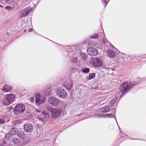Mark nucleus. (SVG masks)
Segmentation results:
<instances>
[{"mask_svg": "<svg viewBox=\"0 0 146 146\" xmlns=\"http://www.w3.org/2000/svg\"><path fill=\"white\" fill-rule=\"evenodd\" d=\"M137 84V83L134 84L131 82L128 83L127 82L125 81L120 86V90L116 94V96H118L119 95V97H121L128 92L133 86Z\"/></svg>", "mask_w": 146, "mask_h": 146, "instance_id": "1", "label": "nucleus"}, {"mask_svg": "<svg viewBox=\"0 0 146 146\" xmlns=\"http://www.w3.org/2000/svg\"><path fill=\"white\" fill-rule=\"evenodd\" d=\"M15 98V96L13 94H7L5 95L3 103L5 105H8L13 103Z\"/></svg>", "mask_w": 146, "mask_h": 146, "instance_id": "2", "label": "nucleus"}, {"mask_svg": "<svg viewBox=\"0 0 146 146\" xmlns=\"http://www.w3.org/2000/svg\"><path fill=\"white\" fill-rule=\"evenodd\" d=\"M51 113V117L56 119L60 117L62 113V109L60 108H52L50 110Z\"/></svg>", "mask_w": 146, "mask_h": 146, "instance_id": "3", "label": "nucleus"}, {"mask_svg": "<svg viewBox=\"0 0 146 146\" xmlns=\"http://www.w3.org/2000/svg\"><path fill=\"white\" fill-rule=\"evenodd\" d=\"M25 107L23 104H19L17 105L15 107L14 111L17 114L23 113L25 110Z\"/></svg>", "mask_w": 146, "mask_h": 146, "instance_id": "4", "label": "nucleus"}, {"mask_svg": "<svg viewBox=\"0 0 146 146\" xmlns=\"http://www.w3.org/2000/svg\"><path fill=\"white\" fill-rule=\"evenodd\" d=\"M56 93L58 96L61 98H64L67 96V93L64 89L61 87L57 88L56 90Z\"/></svg>", "mask_w": 146, "mask_h": 146, "instance_id": "5", "label": "nucleus"}, {"mask_svg": "<svg viewBox=\"0 0 146 146\" xmlns=\"http://www.w3.org/2000/svg\"><path fill=\"white\" fill-rule=\"evenodd\" d=\"M35 97L36 102L37 104L40 105L44 102L45 98V96L41 95L39 94H37Z\"/></svg>", "mask_w": 146, "mask_h": 146, "instance_id": "6", "label": "nucleus"}, {"mask_svg": "<svg viewBox=\"0 0 146 146\" xmlns=\"http://www.w3.org/2000/svg\"><path fill=\"white\" fill-rule=\"evenodd\" d=\"M33 10L31 8H27L20 11L19 13V16L21 18L27 15L29 13L32 12Z\"/></svg>", "mask_w": 146, "mask_h": 146, "instance_id": "7", "label": "nucleus"}, {"mask_svg": "<svg viewBox=\"0 0 146 146\" xmlns=\"http://www.w3.org/2000/svg\"><path fill=\"white\" fill-rule=\"evenodd\" d=\"M49 116L48 114L44 112H43L41 115L38 116L37 118L39 120L41 121L44 123V121H47L49 119Z\"/></svg>", "mask_w": 146, "mask_h": 146, "instance_id": "8", "label": "nucleus"}, {"mask_svg": "<svg viewBox=\"0 0 146 146\" xmlns=\"http://www.w3.org/2000/svg\"><path fill=\"white\" fill-rule=\"evenodd\" d=\"M48 102L52 106H56L59 104L60 101L56 98L52 97L49 98Z\"/></svg>", "mask_w": 146, "mask_h": 146, "instance_id": "9", "label": "nucleus"}, {"mask_svg": "<svg viewBox=\"0 0 146 146\" xmlns=\"http://www.w3.org/2000/svg\"><path fill=\"white\" fill-rule=\"evenodd\" d=\"M110 110V108L109 106H106L102 107L99 109L95 112V115H98L100 114V113H104L105 112L109 111Z\"/></svg>", "mask_w": 146, "mask_h": 146, "instance_id": "10", "label": "nucleus"}, {"mask_svg": "<svg viewBox=\"0 0 146 146\" xmlns=\"http://www.w3.org/2000/svg\"><path fill=\"white\" fill-rule=\"evenodd\" d=\"M73 85V83L72 81L68 80L65 82L63 84V86L67 90H70L72 87Z\"/></svg>", "mask_w": 146, "mask_h": 146, "instance_id": "11", "label": "nucleus"}, {"mask_svg": "<svg viewBox=\"0 0 146 146\" xmlns=\"http://www.w3.org/2000/svg\"><path fill=\"white\" fill-rule=\"evenodd\" d=\"M24 129L26 132H30L33 131V127L31 124L27 123L24 125Z\"/></svg>", "mask_w": 146, "mask_h": 146, "instance_id": "12", "label": "nucleus"}, {"mask_svg": "<svg viewBox=\"0 0 146 146\" xmlns=\"http://www.w3.org/2000/svg\"><path fill=\"white\" fill-rule=\"evenodd\" d=\"M87 52L90 55L95 56L98 54V52L94 48H89L87 50Z\"/></svg>", "mask_w": 146, "mask_h": 146, "instance_id": "13", "label": "nucleus"}, {"mask_svg": "<svg viewBox=\"0 0 146 146\" xmlns=\"http://www.w3.org/2000/svg\"><path fill=\"white\" fill-rule=\"evenodd\" d=\"M93 64L95 66L99 67L102 66V62L100 59L96 58L93 62Z\"/></svg>", "mask_w": 146, "mask_h": 146, "instance_id": "14", "label": "nucleus"}, {"mask_svg": "<svg viewBox=\"0 0 146 146\" xmlns=\"http://www.w3.org/2000/svg\"><path fill=\"white\" fill-rule=\"evenodd\" d=\"M12 90V87L11 86L6 84L4 85L2 88V91L4 92H11Z\"/></svg>", "mask_w": 146, "mask_h": 146, "instance_id": "15", "label": "nucleus"}, {"mask_svg": "<svg viewBox=\"0 0 146 146\" xmlns=\"http://www.w3.org/2000/svg\"><path fill=\"white\" fill-rule=\"evenodd\" d=\"M108 55L110 58H114L115 57V53L112 50L109 49L107 50Z\"/></svg>", "mask_w": 146, "mask_h": 146, "instance_id": "16", "label": "nucleus"}, {"mask_svg": "<svg viewBox=\"0 0 146 146\" xmlns=\"http://www.w3.org/2000/svg\"><path fill=\"white\" fill-rule=\"evenodd\" d=\"M17 135L21 139H24L25 138V135L24 133L21 131H17Z\"/></svg>", "mask_w": 146, "mask_h": 146, "instance_id": "17", "label": "nucleus"}, {"mask_svg": "<svg viewBox=\"0 0 146 146\" xmlns=\"http://www.w3.org/2000/svg\"><path fill=\"white\" fill-rule=\"evenodd\" d=\"M97 44L94 41H91L88 43V46L89 47H97Z\"/></svg>", "mask_w": 146, "mask_h": 146, "instance_id": "18", "label": "nucleus"}, {"mask_svg": "<svg viewBox=\"0 0 146 146\" xmlns=\"http://www.w3.org/2000/svg\"><path fill=\"white\" fill-rule=\"evenodd\" d=\"M12 141L14 144L17 145H19L20 143L19 139L16 138H13Z\"/></svg>", "mask_w": 146, "mask_h": 146, "instance_id": "19", "label": "nucleus"}, {"mask_svg": "<svg viewBox=\"0 0 146 146\" xmlns=\"http://www.w3.org/2000/svg\"><path fill=\"white\" fill-rule=\"evenodd\" d=\"M80 56L82 59L83 60H86L87 57V54L81 52V53H80Z\"/></svg>", "mask_w": 146, "mask_h": 146, "instance_id": "20", "label": "nucleus"}, {"mask_svg": "<svg viewBox=\"0 0 146 146\" xmlns=\"http://www.w3.org/2000/svg\"><path fill=\"white\" fill-rule=\"evenodd\" d=\"M103 113H100V114H99V115H96L97 116H98V117L99 118H101L102 117H108V114H105L103 115H102V114Z\"/></svg>", "mask_w": 146, "mask_h": 146, "instance_id": "21", "label": "nucleus"}, {"mask_svg": "<svg viewBox=\"0 0 146 146\" xmlns=\"http://www.w3.org/2000/svg\"><path fill=\"white\" fill-rule=\"evenodd\" d=\"M17 130L16 128H13L11 130L10 134H11V135H14L16 133L17 134Z\"/></svg>", "mask_w": 146, "mask_h": 146, "instance_id": "22", "label": "nucleus"}, {"mask_svg": "<svg viewBox=\"0 0 146 146\" xmlns=\"http://www.w3.org/2000/svg\"><path fill=\"white\" fill-rule=\"evenodd\" d=\"M103 42L104 44L106 45H110V42L108 41L105 37L103 38Z\"/></svg>", "mask_w": 146, "mask_h": 146, "instance_id": "23", "label": "nucleus"}, {"mask_svg": "<svg viewBox=\"0 0 146 146\" xmlns=\"http://www.w3.org/2000/svg\"><path fill=\"white\" fill-rule=\"evenodd\" d=\"M90 69L88 68H83L81 70V71L83 73H88Z\"/></svg>", "mask_w": 146, "mask_h": 146, "instance_id": "24", "label": "nucleus"}, {"mask_svg": "<svg viewBox=\"0 0 146 146\" xmlns=\"http://www.w3.org/2000/svg\"><path fill=\"white\" fill-rule=\"evenodd\" d=\"M12 136V135H11V134L8 133L5 135V137L6 139L9 140L11 139Z\"/></svg>", "mask_w": 146, "mask_h": 146, "instance_id": "25", "label": "nucleus"}, {"mask_svg": "<svg viewBox=\"0 0 146 146\" xmlns=\"http://www.w3.org/2000/svg\"><path fill=\"white\" fill-rule=\"evenodd\" d=\"M116 98H113V99L110 101V105L111 106H113L114 104H115V102L116 101Z\"/></svg>", "mask_w": 146, "mask_h": 146, "instance_id": "26", "label": "nucleus"}, {"mask_svg": "<svg viewBox=\"0 0 146 146\" xmlns=\"http://www.w3.org/2000/svg\"><path fill=\"white\" fill-rule=\"evenodd\" d=\"M5 9L9 11L13 10V8L10 6H7L5 7Z\"/></svg>", "mask_w": 146, "mask_h": 146, "instance_id": "27", "label": "nucleus"}, {"mask_svg": "<svg viewBox=\"0 0 146 146\" xmlns=\"http://www.w3.org/2000/svg\"><path fill=\"white\" fill-rule=\"evenodd\" d=\"M71 60L72 62H76L78 61L77 58L73 57L71 58Z\"/></svg>", "mask_w": 146, "mask_h": 146, "instance_id": "28", "label": "nucleus"}, {"mask_svg": "<svg viewBox=\"0 0 146 146\" xmlns=\"http://www.w3.org/2000/svg\"><path fill=\"white\" fill-rule=\"evenodd\" d=\"M91 37L93 39H97L98 38L99 35L98 34H95L92 35L91 36Z\"/></svg>", "mask_w": 146, "mask_h": 146, "instance_id": "29", "label": "nucleus"}, {"mask_svg": "<svg viewBox=\"0 0 146 146\" xmlns=\"http://www.w3.org/2000/svg\"><path fill=\"white\" fill-rule=\"evenodd\" d=\"M95 74L94 73H92L90 74L89 76V79L90 80L93 78L95 76Z\"/></svg>", "mask_w": 146, "mask_h": 146, "instance_id": "30", "label": "nucleus"}, {"mask_svg": "<svg viewBox=\"0 0 146 146\" xmlns=\"http://www.w3.org/2000/svg\"><path fill=\"white\" fill-rule=\"evenodd\" d=\"M5 1L7 3L10 4L13 2L14 0H5Z\"/></svg>", "mask_w": 146, "mask_h": 146, "instance_id": "31", "label": "nucleus"}, {"mask_svg": "<svg viewBox=\"0 0 146 146\" xmlns=\"http://www.w3.org/2000/svg\"><path fill=\"white\" fill-rule=\"evenodd\" d=\"M5 122V121L2 119H0V124H3Z\"/></svg>", "mask_w": 146, "mask_h": 146, "instance_id": "32", "label": "nucleus"}, {"mask_svg": "<svg viewBox=\"0 0 146 146\" xmlns=\"http://www.w3.org/2000/svg\"><path fill=\"white\" fill-rule=\"evenodd\" d=\"M108 114V117H113L114 115V114H113V113H110V114Z\"/></svg>", "mask_w": 146, "mask_h": 146, "instance_id": "33", "label": "nucleus"}, {"mask_svg": "<svg viewBox=\"0 0 146 146\" xmlns=\"http://www.w3.org/2000/svg\"><path fill=\"white\" fill-rule=\"evenodd\" d=\"M102 0V3H103V2H104V3H105V5H106V6L108 4L107 2L106 1V0Z\"/></svg>", "mask_w": 146, "mask_h": 146, "instance_id": "34", "label": "nucleus"}, {"mask_svg": "<svg viewBox=\"0 0 146 146\" xmlns=\"http://www.w3.org/2000/svg\"><path fill=\"white\" fill-rule=\"evenodd\" d=\"M36 112H40V111L38 110H36Z\"/></svg>", "mask_w": 146, "mask_h": 146, "instance_id": "35", "label": "nucleus"}, {"mask_svg": "<svg viewBox=\"0 0 146 146\" xmlns=\"http://www.w3.org/2000/svg\"><path fill=\"white\" fill-rule=\"evenodd\" d=\"M31 31V30L30 29V30H29V31H28V32H30V31Z\"/></svg>", "mask_w": 146, "mask_h": 146, "instance_id": "36", "label": "nucleus"}, {"mask_svg": "<svg viewBox=\"0 0 146 146\" xmlns=\"http://www.w3.org/2000/svg\"><path fill=\"white\" fill-rule=\"evenodd\" d=\"M115 120H116V121L117 123V121L116 119V117H115Z\"/></svg>", "mask_w": 146, "mask_h": 146, "instance_id": "37", "label": "nucleus"}, {"mask_svg": "<svg viewBox=\"0 0 146 146\" xmlns=\"http://www.w3.org/2000/svg\"><path fill=\"white\" fill-rule=\"evenodd\" d=\"M26 31V30H24V32H25V31Z\"/></svg>", "mask_w": 146, "mask_h": 146, "instance_id": "38", "label": "nucleus"}, {"mask_svg": "<svg viewBox=\"0 0 146 146\" xmlns=\"http://www.w3.org/2000/svg\"><path fill=\"white\" fill-rule=\"evenodd\" d=\"M2 7V6L0 5V7Z\"/></svg>", "mask_w": 146, "mask_h": 146, "instance_id": "39", "label": "nucleus"}]
</instances>
